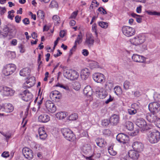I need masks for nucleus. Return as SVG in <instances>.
Segmentation results:
<instances>
[{
  "mask_svg": "<svg viewBox=\"0 0 160 160\" xmlns=\"http://www.w3.org/2000/svg\"><path fill=\"white\" fill-rule=\"evenodd\" d=\"M148 139L152 143H155L158 142L160 139V133L158 131H146Z\"/></svg>",
  "mask_w": 160,
  "mask_h": 160,
  "instance_id": "nucleus-1",
  "label": "nucleus"
},
{
  "mask_svg": "<svg viewBox=\"0 0 160 160\" xmlns=\"http://www.w3.org/2000/svg\"><path fill=\"white\" fill-rule=\"evenodd\" d=\"M16 66L14 64L9 63L4 65L2 68V74L6 76H8L12 74L15 71Z\"/></svg>",
  "mask_w": 160,
  "mask_h": 160,
  "instance_id": "nucleus-2",
  "label": "nucleus"
},
{
  "mask_svg": "<svg viewBox=\"0 0 160 160\" xmlns=\"http://www.w3.org/2000/svg\"><path fill=\"white\" fill-rule=\"evenodd\" d=\"M63 75L66 78L71 80H74L78 79L79 74L74 70H67L64 71Z\"/></svg>",
  "mask_w": 160,
  "mask_h": 160,
  "instance_id": "nucleus-3",
  "label": "nucleus"
},
{
  "mask_svg": "<svg viewBox=\"0 0 160 160\" xmlns=\"http://www.w3.org/2000/svg\"><path fill=\"white\" fill-rule=\"evenodd\" d=\"M145 40V37L143 34H140L132 39H130L131 44L135 45H138L142 44Z\"/></svg>",
  "mask_w": 160,
  "mask_h": 160,
  "instance_id": "nucleus-4",
  "label": "nucleus"
},
{
  "mask_svg": "<svg viewBox=\"0 0 160 160\" xmlns=\"http://www.w3.org/2000/svg\"><path fill=\"white\" fill-rule=\"evenodd\" d=\"M14 29V26L12 24H8L4 25L2 31L0 32V36L5 37L7 36L8 33H12Z\"/></svg>",
  "mask_w": 160,
  "mask_h": 160,
  "instance_id": "nucleus-5",
  "label": "nucleus"
},
{
  "mask_svg": "<svg viewBox=\"0 0 160 160\" xmlns=\"http://www.w3.org/2000/svg\"><path fill=\"white\" fill-rule=\"evenodd\" d=\"M136 125L140 128L142 130L146 132L151 129V128L148 126L145 120L142 118L137 119L136 121Z\"/></svg>",
  "mask_w": 160,
  "mask_h": 160,
  "instance_id": "nucleus-6",
  "label": "nucleus"
},
{
  "mask_svg": "<svg viewBox=\"0 0 160 160\" xmlns=\"http://www.w3.org/2000/svg\"><path fill=\"white\" fill-rule=\"evenodd\" d=\"M61 131L63 136L66 139L69 141L74 140V136L71 130L68 128H64L62 129Z\"/></svg>",
  "mask_w": 160,
  "mask_h": 160,
  "instance_id": "nucleus-7",
  "label": "nucleus"
},
{
  "mask_svg": "<svg viewBox=\"0 0 160 160\" xmlns=\"http://www.w3.org/2000/svg\"><path fill=\"white\" fill-rule=\"evenodd\" d=\"M122 31L123 33L128 37H131L135 33V29L130 27L123 26L122 28Z\"/></svg>",
  "mask_w": 160,
  "mask_h": 160,
  "instance_id": "nucleus-8",
  "label": "nucleus"
},
{
  "mask_svg": "<svg viewBox=\"0 0 160 160\" xmlns=\"http://www.w3.org/2000/svg\"><path fill=\"white\" fill-rule=\"evenodd\" d=\"M148 108L151 113H157L160 111V104L157 102H153L149 104Z\"/></svg>",
  "mask_w": 160,
  "mask_h": 160,
  "instance_id": "nucleus-9",
  "label": "nucleus"
},
{
  "mask_svg": "<svg viewBox=\"0 0 160 160\" xmlns=\"http://www.w3.org/2000/svg\"><path fill=\"white\" fill-rule=\"evenodd\" d=\"M0 92L3 96H12L14 93V91L10 88L6 86L0 87Z\"/></svg>",
  "mask_w": 160,
  "mask_h": 160,
  "instance_id": "nucleus-10",
  "label": "nucleus"
},
{
  "mask_svg": "<svg viewBox=\"0 0 160 160\" xmlns=\"http://www.w3.org/2000/svg\"><path fill=\"white\" fill-rule=\"evenodd\" d=\"M21 95V98L23 100L26 102L30 101V102L33 98L32 95L27 89L24 90Z\"/></svg>",
  "mask_w": 160,
  "mask_h": 160,
  "instance_id": "nucleus-11",
  "label": "nucleus"
},
{
  "mask_svg": "<svg viewBox=\"0 0 160 160\" xmlns=\"http://www.w3.org/2000/svg\"><path fill=\"white\" fill-rule=\"evenodd\" d=\"M28 79L23 84V87L25 88H30L34 85L35 83V78L34 77L30 78L27 77Z\"/></svg>",
  "mask_w": 160,
  "mask_h": 160,
  "instance_id": "nucleus-12",
  "label": "nucleus"
},
{
  "mask_svg": "<svg viewBox=\"0 0 160 160\" xmlns=\"http://www.w3.org/2000/svg\"><path fill=\"white\" fill-rule=\"evenodd\" d=\"M45 107L48 111L51 113H53L56 110V107L51 101L47 100L45 103Z\"/></svg>",
  "mask_w": 160,
  "mask_h": 160,
  "instance_id": "nucleus-13",
  "label": "nucleus"
},
{
  "mask_svg": "<svg viewBox=\"0 0 160 160\" xmlns=\"http://www.w3.org/2000/svg\"><path fill=\"white\" fill-rule=\"evenodd\" d=\"M116 139L119 142L124 144L128 142L129 138L127 135L122 133H120L117 135Z\"/></svg>",
  "mask_w": 160,
  "mask_h": 160,
  "instance_id": "nucleus-14",
  "label": "nucleus"
},
{
  "mask_svg": "<svg viewBox=\"0 0 160 160\" xmlns=\"http://www.w3.org/2000/svg\"><path fill=\"white\" fill-rule=\"evenodd\" d=\"M94 80L98 83L104 82L105 78L104 76L102 74L100 73H95L93 75Z\"/></svg>",
  "mask_w": 160,
  "mask_h": 160,
  "instance_id": "nucleus-15",
  "label": "nucleus"
},
{
  "mask_svg": "<svg viewBox=\"0 0 160 160\" xmlns=\"http://www.w3.org/2000/svg\"><path fill=\"white\" fill-rule=\"evenodd\" d=\"M22 153L25 158L28 159H31L33 157L32 152L28 148H24L22 150Z\"/></svg>",
  "mask_w": 160,
  "mask_h": 160,
  "instance_id": "nucleus-16",
  "label": "nucleus"
},
{
  "mask_svg": "<svg viewBox=\"0 0 160 160\" xmlns=\"http://www.w3.org/2000/svg\"><path fill=\"white\" fill-rule=\"evenodd\" d=\"M94 42V37L92 34L91 33L87 34L85 42V44L90 47L93 45Z\"/></svg>",
  "mask_w": 160,
  "mask_h": 160,
  "instance_id": "nucleus-17",
  "label": "nucleus"
},
{
  "mask_svg": "<svg viewBox=\"0 0 160 160\" xmlns=\"http://www.w3.org/2000/svg\"><path fill=\"white\" fill-rule=\"evenodd\" d=\"M96 94L98 95L99 98L101 99H104L108 95L106 91L104 89L102 88H97Z\"/></svg>",
  "mask_w": 160,
  "mask_h": 160,
  "instance_id": "nucleus-18",
  "label": "nucleus"
},
{
  "mask_svg": "<svg viewBox=\"0 0 160 160\" xmlns=\"http://www.w3.org/2000/svg\"><path fill=\"white\" fill-rule=\"evenodd\" d=\"M132 147L135 150L138 152H141L143 150V146L142 144L139 142H135L132 144Z\"/></svg>",
  "mask_w": 160,
  "mask_h": 160,
  "instance_id": "nucleus-19",
  "label": "nucleus"
},
{
  "mask_svg": "<svg viewBox=\"0 0 160 160\" xmlns=\"http://www.w3.org/2000/svg\"><path fill=\"white\" fill-rule=\"evenodd\" d=\"M156 114L151 112L147 113L146 116L147 120L151 122H155L158 118Z\"/></svg>",
  "mask_w": 160,
  "mask_h": 160,
  "instance_id": "nucleus-20",
  "label": "nucleus"
},
{
  "mask_svg": "<svg viewBox=\"0 0 160 160\" xmlns=\"http://www.w3.org/2000/svg\"><path fill=\"white\" fill-rule=\"evenodd\" d=\"M139 152L135 150H130L128 152V155L129 157L133 159H137L139 156Z\"/></svg>",
  "mask_w": 160,
  "mask_h": 160,
  "instance_id": "nucleus-21",
  "label": "nucleus"
},
{
  "mask_svg": "<svg viewBox=\"0 0 160 160\" xmlns=\"http://www.w3.org/2000/svg\"><path fill=\"white\" fill-rule=\"evenodd\" d=\"M110 123L113 125H117L119 122V117L116 114L112 115L110 119Z\"/></svg>",
  "mask_w": 160,
  "mask_h": 160,
  "instance_id": "nucleus-22",
  "label": "nucleus"
},
{
  "mask_svg": "<svg viewBox=\"0 0 160 160\" xmlns=\"http://www.w3.org/2000/svg\"><path fill=\"white\" fill-rule=\"evenodd\" d=\"M38 120L39 122H46L49 121L50 117L47 114H43L39 116Z\"/></svg>",
  "mask_w": 160,
  "mask_h": 160,
  "instance_id": "nucleus-23",
  "label": "nucleus"
},
{
  "mask_svg": "<svg viewBox=\"0 0 160 160\" xmlns=\"http://www.w3.org/2000/svg\"><path fill=\"white\" fill-rule=\"evenodd\" d=\"M132 59L134 62H144V58L137 54H134L132 56Z\"/></svg>",
  "mask_w": 160,
  "mask_h": 160,
  "instance_id": "nucleus-24",
  "label": "nucleus"
},
{
  "mask_svg": "<svg viewBox=\"0 0 160 160\" xmlns=\"http://www.w3.org/2000/svg\"><path fill=\"white\" fill-rule=\"evenodd\" d=\"M90 75V72L87 68H84L82 69L81 72V76L82 79L85 80L87 79Z\"/></svg>",
  "mask_w": 160,
  "mask_h": 160,
  "instance_id": "nucleus-25",
  "label": "nucleus"
},
{
  "mask_svg": "<svg viewBox=\"0 0 160 160\" xmlns=\"http://www.w3.org/2000/svg\"><path fill=\"white\" fill-rule=\"evenodd\" d=\"M3 111L7 112H11L13 110V107L10 103H5L2 106Z\"/></svg>",
  "mask_w": 160,
  "mask_h": 160,
  "instance_id": "nucleus-26",
  "label": "nucleus"
},
{
  "mask_svg": "<svg viewBox=\"0 0 160 160\" xmlns=\"http://www.w3.org/2000/svg\"><path fill=\"white\" fill-rule=\"evenodd\" d=\"M50 97L52 99H60L61 97L60 92L58 91L55 90L52 92L50 94Z\"/></svg>",
  "mask_w": 160,
  "mask_h": 160,
  "instance_id": "nucleus-27",
  "label": "nucleus"
},
{
  "mask_svg": "<svg viewBox=\"0 0 160 160\" xmlns=\"http://www.w3.org/2000/svg\"><path fill=\"white\" fill-rule=\"evenodd\" d=\"M38 132L40 138L42 140L45 139L47 137V135L45 131L44 128L43 127L39 128Z\"/></svg>",
  "mask_w": 160,
  "mask_h": 160,
  "instance_id": "nucleus-28",
  "label": "nucleus"
},
{
  "mask_svg": "<svg viewBox=\"0 0 160 160\" xmlns=\"http://www.w3.org/2000/svg\"><path fill=\"white\" fill-rule=\"evenodd\" d=\"M95 141L97 145L100 148L104 147L107 145L106 141L102 138H97Z\"/></svg>",
  "mask_w": 160,
  "mask_h": 160,
  "instance_id": "nucleus-29",
  "label": "nucleus"
},
{
  "mask_svg": "<svg viewBox=\"0 0 160 160\" xmlns=\"http://www.w3.org/2000/svg\"><path fill=\"white\" fill-rule=\"evenodd\" d=\"M83 93L88 96H91L93 93L91 87L90 86H87L83 89Z\"/></svg>",
  "mask_w": 160,
  "mask_h": 160,
  "instance_id": "nucleus-30",
  "label": "nucleus"
},
{
  "mask_svg": "<svg viewBox=\"0 0 160 160\" xmlns=\"http://www.w3.org/2000/svg\"><path fill=\"white\" fill-rule=\"evenodd\" d=\"M30 70L28 68H25L22 69L20 72V75L21 76H28L30 75Z\"/></svg>",
  "mask_w": 160,
  "mask_h": 160,
  "instance_id": "nucleus-31",
  "label": "nucleus"
},
{
  "mask_svg": "<svg viewBox=\"0 0 160 160\" xmlns=\"http://www.w3.org/2000/svg\"><path fill=\"white\" fill-rule=\"evenodd\" d=\"M135 85V83L132 82L131 83L128 80L125 81L123 83V87L125 90H128L130 88Z\"/></svg>",
  "mask_w": 160,
  "mask_h": 160,
  "instance_id": "nucleus-32",
  "label": "nucleus"
},
{
  "mask_svg": "<svg viewBox=\"0 0 160 160\" xmlns=\"http://www.w3.org/2000/svg\"><path fill=\"white\" fill-rule=\"evenodd\" d=\"M124 125L126 128L129 130L131 131L133 129V124L131 122L128 121H126Z\"/></svg>",
  "mask_w": 160,
  "mask_h": 160,
  "instance_id": "nucleus-33",
  "label": "nucleus"
},
{
  "mask_svg": "<svg viewBox=\"0 0 160 160\" xmlns=\"http://www.w3.org/2000/svg\"><path fill=\"white\" fill-rule=\"evenodd\" d=\"M91 147L89 144H85L83 145L82 150L85 153L87 154L91 152Z\"/></svg>",
  "mask_w": 160,
  "mask_h": 160,
  "instance_id": "nucleus-34",
  "label": "nucleus"
},
{
  "mask_svg": "<svg viewBox=\"0 0 160 160\" xmlns=\"http://www.w3.org/2000/svg\"><path fill=\"white\" fill-rule=\"evenodd\" d=\"M66 113L65 112H60L56 113V117L59 119L64 118L66 117Z\"/></svg>",
  "mask_w": 160,
  "mask_h": 160,
  "instance_id": "nucleus-35",
  "label": "nucleus"
},
{
  "mask_svg": "<svg viewBox=\"0 0 160 160\" xmlns=\"http://www.w3.org/2000/svg\"><path fill=\"white\" fill-rule=\"evenodd\" d=\"M131 16L133 18H135L137 22L138 23H141L142 22V18L141 17L142 16L140 15L134 13H132L131 14Z\"/></svg>",
  "mask_w": 160,
  "mask_h": 160,
  "instance_id": "nucleus-36",
  "label": "nucleus"
},
{
  "mask_svg": "<svg viewBox=\"0 0 160 160\" xmlns=\"http://www.w3.org/2000/svg\"><path fill=\"white\" fill-rule=\"evenodd\" d=\"M82 41V32H80L78 35L77 39L75 41V43L80 44Z\"/></svg>",
  "mask_w": 160,
  "mask_h": 160,
  "instance_id": "nucleus-37",
  "label": "nucleus"
},
{
  "mask_svg": "<svg viewBox=\"0 0 160 160\" xmlns=\"http://www.w3.org/2000/svg\"><path fill=\"white\" fill-rule=\"evenodd\" d=\"M133 105H132V107L128 109V113L130 115H134L137 112V110L136 109L132 107Z\"/></svg>",
  "mask_w": 160,
  "mask_h": 160,
  "instance_id": "nucleus-38",
  "label": "nucleus"
},
{
  "mask_svg": "<svg viewBox=\"0 0 160 160\" xmlns=\"http://www.w3.org/2000/svg\"><path fill=\"white\" fill-rule=\"evenodd\" d=\"M109 153L111 155L114 156L117 154V152L114 150L112 146H110L108 148Z\"/></svg>",
  "mask_w": 160,
  "mask_h": 160,
  "instance_id": "nucleus-39",
  "label": "nucleus"
},
{
  "mask_svg": "<svg viewBox=\"0 0 160 160\" xmlns=\"http://www.w3.org/2000/svg\"><path fill=\"white\" fill-rule=\"evenodd\" d=\"M37 16L39 19H43L44 17V12L41 10H39L37 12Z\"/></svg>",
  "mask_w": 160,
  "mask_h": 160,
  "instance_id": "nucleus-40",
  "label": "nucleus"
},
{
  "mask_svg": "<svg viewBox=\"0 0 160 160\" xmlns=\"http://www.w3.org/2000/svg\"><path fill=\"white\" fill-rule=\"evenodd\" d=\"M52 19L55 24H58L60 23V19L58 16L57 15H54L52 17Z\"/></svg>",
  "mask_w": 160,
  "mask_h": 160,
  "instance_id": "nucleus-41",
  "label": "nucleus"
},
{
  "mask_svg": "<svg viewBox=\"0 0 160 160\" xmlns=\"http://www.w3.org/2000/svg\"><path fill=\"white\" fill-rule=\"evenodd\" d=\"M114 92L117 95L119 94L122 92V89L119 86H116L114 88Z\"/></svg>",
  "mask_w": 160,
  "mask_h": 160,
  "instance_id": "nucleus-42",
  "label": "nucleus"
},
{
  "mask_svg": "<svg viewBox=\"0 0 160 160\" xmlns=\"http://www.w3.org/2000/svg\"><path fill=\"white\" fill-rule=\"evenodd\" d=\"M78 118V115L77 113H73L71 114L68 117V119L69 120L73 121L76 120Z\"/></svg>",
  "mask_w": 160,
  "mask_h": 160,
  "instance_id": "nucleus-43",
  "label": "nucleus"
},
{
  "mask_svg": "<svg viewBox=\"0 0 160 160\" xmlns=\"http://www.w3.org/2000/svg\"><path fill=\"white\" fill-rule=\"evenodd\" d=\"M89 64L90 68L92 69L95 68H98L99 66L98 63L95 61H92L91 62L89 63Z\"/></svg>",
  "mask_w": 160,
  "mask_h": 160,
  "instance_id": "nucleus-44",
  "label": "nucleus"
},
{
  "mask_svg": "<svg viewBox=\"0 0 160 160\" xmlns=\"http://www.w3.org/2000/svg\"><path fill=\"white\" fill-rule=\"evenodd\" d=\"M49 7L51 8H58V3L56 1H52L51 2Z\"/></svg>",
  "mask_w": 160,
  "mask_h": 160,
  "instance_id": "nucleus-45",
  "label": "nucleus"
},
{
  "mask_svg": "<svg viewBox=\"0 0 160 160\" xmlns=\"http://www.w3.org/2000/svg\"><path fill=\"white\" fill-rule=\"evenodd\" d=\"M99 25L103 28H106L108 26V23L103 22H98Z\"/></svg>",
  "mask_w": 160,
  "mask_h": 160,
  "instance_id": "nucleus-46",
  "label": "nucleus"
},
{
  "mask_svg": "<svg viewBox=\"0 0 160 160\" xmlns=\"http://www.w3.org/2000/svg\"><path fill=\"white\" fill-rule=\"evenodd\" d=\"M98 10L101 12V13L102 14H106L107 12L106 10L102 7H100L98 9Z\"/></svg>",
  "mask_w": 160,
  "mask_h": 160,
  "instance_id": "nucleus-47",
  "label": "nucleus"
},
{
  "mask_svg": "<svg viewBox=\"0 0 160 160\" xmlns=\"http://www.w3.org/2000/svg\"><path fill=\"white\" fill-rule=\"evenodd\" d=\"M109 123H110V120L104 119L102 121V124L103 126L105 127L108 126Z\"/></svg>",
  "mask_w": 160,
  "mask_h": 160,
  "instance_id": "nucleus-48",
  "label": "nucleus"
},
{
  "mask_svg": "<svg viewBox=\"0 0 160 160\" xmlns=\"http://www.w3.org/2000/svg\"><path fill=\"white\" fill-rule=\"evenodd\" d=\"M85 158L86 159L88 160H95V159L97 158L94 153L90 156L86 157Z\"/></svg>",
  "mask_w": 160,
  "mask_h": 160,
  "instance_id": "nucleus-49",
  "label": "nucleus"
},
{
  "mask_svg": "<svg viewBox=\"0 0 160 160\" xmlns=\"http://www.w3.org/2000/svg\"><path fill=\"white\" fill-rule=\"evenodd\" d=\"M106 88H108V89L111 90L113 87V84L112 82H109L105 84Z\"/></svg>",
  "mask_w": 160,
  "mask_h": 160,
  "instance_id": "nucleus-50",
  "label": "nucleus"
},
{
  "mask_svg": "<svg viewBox=\"0 0 160 160\" xmlns=\"http://www.w3.org/2000/svg\"><path fill=\"white\" fill-rule=\"evenodd\" d=\"M111 132L108 129H104L103 131V133L105 135H109L111 134Z\"/></svg>",
  "mask_w": 160,
  "mask_h": 160,
  "instance_id": "nucleus-51",
  "label": "nucleus"
},
{
  "mask_svg": "<svg viewBox=\"0 0 160 160\" xmlns=\"http://www.w3.org/2000/svg\"><path fill=\"white\" fill-rule=\"evenodd\" d=\"M78 11L74 12L71 15L70 18H76L78 14Z\"/></svg>",
  "mask_w": 160,
  "mask_h": 160,
  "instance_id": "nucleus-52",
  "label": "nucleus"
},
{
  "mask_svg": "<svg viewBox=\"0 0 160 160\" xmlns=\"http://www.w3.org/2000/svg\"><path fill=\"white\" fill-rule=\"evenodd\" d=\"M2 156L5 158L9 157V152H4L2 153Z\"/></svg>",
  "mask_w": 160,
  "mask_h": 160,
  "instance_id": "nucleus-53",
  "label": "nucleus"
},
{
  "mask_svg": "<svg viewBox=\"0 0 160 160\" xmlns=\"http://www.w3.org/2000/svg\"><path fill=\"white\" fill-rule=\"evenodd\" d=\"M133 94L135 97H139L141 96V93L139 91H136L134 92Z\"/></svg>",
  "mask_w": 160,
  "mask_h": 160,
  "instance_id": "nucleus-54",
  "label": "nucleus"
},
{
  "mask_svg": "<svg viewBox=\"0 0 160 160\" xmlns=\"http://www.w3.org/2000/svg\"><path fill=\"white\" fill-rule=\"evenodd\" d=\"M43 99V98L42 97L40 99V101H38V111L40 108V105L42 103Z\"/></svg>",
  "mask_w": 160,
  "mask_h": 160,
  "instance_id": "nucleus-55",
  "label": "nucleus"
},
{
  "mask_svg": "<svg viewBox=\"0 0 160 160\" xmlns=\"http://www.w3.org/2000/svg\"><path fill=\"white\" fill-rule=\"evenodd\" d=\"M23 22L25 25L28 24L29 23V21L28 18H26L22 20Z\"/></svg>",
  "mask_w": 160,
  "mask_h": 160,
  "instance_id": "nucleus-56",
  "label": "nucleus"
},
{
  "mask_svg": "<svg viewBox=\"0 0 160 160\" xmlns=\"http://www.w3.org/2000/svg\"><path fill=\"white\" fill-rule=\"evenodd\" d=\"M15 21L16 22L18 23L20 22L21 20V16H19L18 15H17L15 17Z\"/></svg>",
  "mask_w": 160,
  "mask_h": 160,
  "instance_id": "nucleus-57",
  "label": "nucleus"
},
{
  "mask_svg": "<svg viewBox=\"0 0 160 160\" xmlns=\"http://www.w3.org/2000/svg\"><path fill=\"white\" fill-rule=\"evenodd\" d=\"M0 14L1 15H3L6 12V8L5 7H0Z\"/></svg>",
  "mask_w": 160,
  "mask_h": 160,
  "instance_id": "nucleus-58",
  "label": "nucleus"
},
{
  "mask_svg": "<svg viewBox=\"0 0 160 160\" xmlns=\"http://www.w3.org/2000/svg\"><path fill=\"white\" fill-rule=\"evenodd\" d=\"M92 30L93 31L97 34L96 30H97V25L96 24L94 23L93 24L92 27Z\"/></svg>",
  "mask_w": 160,
  "mask_h": 160,
  "instance_id": "nucleus-59",
  "label": "nucleus"
},
{
  "mask_svg": "<svg viewBox=\"0 0 160 160\" xmlns=\"http://www.w3.org/2000/svg\"><path fill=\"white\" fill-rule=\"evenodd\" d=\"M82 54L84 56H87L88 54V52L86 49H83L82 50Z\"/></svg>",
  "mask_w": 160,
  "mask_h": 160,
  "instance_id": "nucleus-60",
  "label": "nucleus"
},
{
  "mask_svg": "<svg viewBox=\"0 0 160 160\" xmlns=\"http://www.w3.org/2000/svg\"><path fill=\"white\" fill-rule=\"evenodd\" d=\"M155 122L156 126L158 128H160V118H158Z\"/></svg>",
  "mask_w": 160,
  "mask_h": 160,
  "instance_id": "nucleus-61",
  "label": "nucleus"
},
{
  "mask_svg": "<svg viewBox=\"0 0 160 160\" xmlns=\"http://www.w3.org/2000/svg\"><path fill=\"white\" fill-rule=\"evenodd\" d=\"M113 100V99L112 98L110 95L109 96V98L105 102L106 104L109 103L110 102L112 101Z\"/></svg>",
  "mask_w": 160,
  "mask_h": 160,
  "instance_id": "nucleus-62",
  "label": "nucleus"
},
{
  "mask_svg": "<svg viewBox=\"0 0 160 160\" xmlns=\"http://www.w3.org/2000/svg\"><path fill=\"white\" fill-rule=\"evenodd\" d=\"M65 35V32L64 30L61 31L59 33L60 36L61 38H63Z\"/></svg>",
  "mask_w": 160,
  "mask_h": 160,
  "instance_id": "nucleus-63",
  "label": "nucleus"
},
{
  "mask_svg": "<svg viewBox=\"0 0 160 160\" xmlns=\"http://www.w3.org/2000/svg\"><path fill=\"white\" fill-rule=\"evenodd\" d=\"M142 6H141L138 7L137 8L136 11L138 13H139L141 12L142 11Z\"/></svg>",
  "mask_w": 160,
  "mask_h": 160,
  "instance_id": "nucleus-64",
  "label": "nucleus"
}]
</instances>
